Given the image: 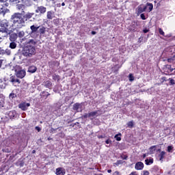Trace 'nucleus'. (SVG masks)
I'll return each instance as SVG.
<instances>
[{
  "mask_svg": "<svg viewBox=\"0 0 175 175\" xmlns=\"http://www.w3.org/2000/svg\"><path fill=\"white\" fill-rule=\"evenodd\" d=\"M137 27H139V25L137 24V21H133L131 24V25L129 27V31L130 32H136V29H137Z\"/></svg>",
  "mask_w": 175,
  "mask_h": 175,
  "instance_id": "nucleus-4",
  "label": "nucleus"
},
{
  "mask_svg": "<svg viewBox=\"0 0 175 175\" xmlns=\"http://www.w3.org/2000/svg\"><path fill=\"white\" fill-rule=\"evenodd\" d=\"M120 158L121 159H124L125 161H126V159H128V154L122 153L120 156Z\"/></svg>",
  "mask_w": 175,
  "mask_h": 175,
  "instance_id": "nucleus-35",
  "label": "nucleus"
},
{
  "mask_svg": "<svg viewBox=\"0 0 175 175\" xmlns=\"http://www.w3.org/2000/svg\"><path fill=\"white\" fill-rule=\"evenodd\" d=\"M17 38H18L17 33H10V42H16V40H17Z\"/></svg>",
  "mask_w": 175,
  "mask_h": 175,
  "instance_id": "nucleus-15",
  "label": "nucleus"
},
{
  "mask_svg": "<svg viewBox=\"0 0 175 175\" xmlns=\"http://www.w3.org/2000/svg\"><path fill=\"white\" fill-rule=\"evenodd\" d=\"M92 35H96V31H92Z\"/></svg>",
  "mask_w": 175,
  "mask_h": 175,
  "instance_id": "nucleus-59",
  "label": "nucleus"
},
{
  "mask_svg": "<svg viewBox=\"0 0 175 175\" xmlns=\"http://www.w3.org/2000/svg\"><path fill=\"white\" fill-rule=\"evenodd\" d=\"M46 18L47 20H53V18H54V12L48 11L46 12Z\"/></svg>",
  "mask_w": 175,
  "mask_h": 175,
  "instance_id": "nucleus-18",
  "label": "nucleus"
},
{
  "mask_svg": "<svg viewBox=\"0 0 175 175\" xmlns=\"http://www.w3.org/2000/svg\"><path fill=\"white\" fill-rule=\"evenodd\" d=\"M129 81H133L135 80V77H133V74H129Z\"/></svg>",
  "mask_w": 175,
  "mask_h": 175,
  "instance_id": "nucleus-38",
  "label": "nucleus"
},
{
  "mask_svg": "<svg viewBox=\"0 0 175 175\" xmlns=\"http://www.w3.org/2000/svg\"><path fill=\"white\" fill-rule=\"evenodd\" d=\"M38 32L40 33V35H44L46 33V27L44 26H40L38 28Z\"/></svg>",
  "mask_w": 175,
  "mask_h": 175,
  "instance_id": "nucleus-20",
  "label": "nucleus"
},
{
  "mask_svg": "<svg viewBox=\"0 0 175 175\" xmlns=\"http://www.w3.org/2000/svg\"><path fill=\"white\" fill-rule=\"evenodd\" d=\"M146 10H147V6L144 5H139L137 7V13L138 14H142V13L144 12Z\"/></svg>",
  "mask_w": 175,
  "mask_h": 175,
  "instance_id": "nucleus-13",
  "label": "nucleus"
},
{
  "mask_svg": "<svg viewBox=\"0 0 175 175\" xmlns=\"http://www.w3.org/2000/svg\"><path fill=\"white\" fill-rule=\"evenodd\" d=\"M56 62H55V61L49 62V68H53V66L55 65V63H56Z\"/></svg>",
  "mask_w": 175,
  "mask_h": 175,
  "instance_id": "nucleus-40",
  "label": "nucleus"
},
{
  "mask_svg": "<svg viewBox=\"0 0 175 175\" xmlns=\"http://www.w3.org/2000/svg\"><path fill=\"white\" fill-rule=\"evenodd\" d=\"M16 9H17V10H22V13H24V10L25 9V5L17 4Z\"/></svg>",
  "mask_w": 175,
  "mask_h": 175,
  "instance_id": "nucleus-22",
  "label": "nucleus"
},
{
  "mask_svg": "<svg viewBox=\"0 0 175 175\" xmlns=\"http://www.w3.org/2000/svg\"><path fill=\"white\" fill-rule=\"evenodd\" d=\"M35 13L33 12H27L23 16H22V18L25 24V21H28V20H30V18H32Z\"/></svg>",
  "mask_w": 175,
  "mask_h": 175,
  "instance_id": "nucleus-7",
  "label": "nucleus"
},
{
  "mask_svg": "<svg viewBox=\"0 0 175 175\" xmlns=\"http://www.w3.org/2000/svg\"><path fill=\"white\" fill-rule=\"evenodd\" d=\"M147 5L148 6H149L150 12H151L152 9H154V5H152V3H148Z\"/></svg>",
  "mask_w": 175,
  "mask_h": 175,
  "instance_id": "nucleus-44",
  "label": "nucleus"
},
{
  "mask_svg": "<svg viewBox=\"0 0 175 175\" xmlns=\"http://www.w3.org/2000/svg\"><path fill=\"white\" fill-rule=\"evenodd\" d=\"M105 143H106V144H110V143H111V140H110L109 139H107V140L105 141Z\"/></svg>",
  "mask_w": 175,
  "mask_h": 175,
  "instance_id": "nucleus-51",
  "label": "nucleus"
},
{
  "mask_svg": "<svg viewBox=\"0 0 175 175\" xmlns=\"http://www.w3.org/2000/svg\"><path fill=\"white\" fill-rule=\"evenodd\" d=\"M98 137L99 139H105V135H98Z\"/></svg>",
  "mask_w": 175,
  "mask_h": 175,
  "instance_id": "nucleus-55",
  "label": "nucleus"
},
{
  "mask_svg": "<svg viewBox=\"0 0 175 175\" xmlns=\"http://www.w3.org/2000/svg\"><path fill=\"white\" fill-rule=\"evenodd\" d=\"M16 96H17V95H16V94H14V93H11L9 95L10 99H13V98H16Z\"/></svg>",
  "mask_w": 175,
  "mask_h": 175,
  "instance_id": "nucleus-42",
  "label": "nucleus"
},
{
  "mask_svg": "<svg viewBox=\"0 0 175 175\" xmlns=\"http://www.w3.org/2000/svg\"><path fill=\"white\" fill-rule=\"evenodd\" d=\"M0 25L2 28H6V29H8L9 28V23L6 21L5 22H1Z\"/></svg>",
  "mask_w": 175,
  "mask_h": 175,
  "instance_id": "nucleus-24",
  "label": "nucleus"
},
{
  "mask_svg": "<svg viewBox=\"0 0 175 175\" xmlns=\"http://www.w3.org/2000/svg\"><path fill=\"white\" fill-rule=\"evenodd\" d=\"M12 54V51L9 49L4 50V55H10Z\"/></svg>",
  "mask_w": 175,
  "mask_h": 175,
  "instance_id": "nucleus-32",
  "label": "nucleus"
},
{
  "mask_svg": "<svg viewBox=\"0 0 175 175\" xmlns=\"http://www.w3.org/2000/svg\"><path fill=\"white\" fill-rule=\"evenodd\" d=\"M172 150H173V146H167V152H172Z\"/></svg>",
  "mask_w": 175,
  "mask_h": 175,
  "instance_id": "nucleus-46",
  "label": "nucleus"
},
{
  "mask_svg": "<svg viewBox=\"0 0 175 175\" xmlns=\"http://www.w3.org/2000/svg\"><path fill=\"white\" fill-rule=\"evenodd\" d=\"M142 175H150V172L147 170H144Z\"/></svg>",
  "mask_w": 175,
  "mask_h": 175,
  "instance_id": "nucleus-48",
  "label": "nucleus"
},
{
  "mask_svg": "<svg viewBox=\"0 0 175 175\" xmlns=\"http://www.w3.org/2000/svg\"><path fill=\"white\" fill-rule=\"evenodd\" d=\"M112 175H121L120 172L118 171H115Z\"/></svg>",
  "mask_w": 175,
  "mask_h": 175,
  "instance_id": "nucleus-50",
  "label": "nucleus"
},
{
  "mask_svg": "<svg viewBox=\"0 0 175 175\" xmlns=\"http://www.w3.org/2000/svg\"><path fill=\"white\" fill-rule=\"evenodd\" d=\"M144 169V163L142 161H138L135 165V170H143Z\"/></svg>",
  "mask_w": 175,
  "mask_h": 175,
  "instance_id": "nucleus-12",
  "label": "nucleus"
},
{
  "mask_svg": "<svg viewBox=\"0 0 175 175\" xmlns=\"http://www.w3.org/2000/svg\"><path fill=\"white\" fill-rule=\"evenodd\" d=\"M31 106L30 103H22L18 105L19 109H21L23 111H25V110H27L28 107Z\"/></svg>",
  "mask_w": 175,
  "mask_h": 175,
  "instance_id": "nucleus-10",
  "label": "nucleus"
},
{
  "mask_svg": "<svg viewBox=\"0 0 175 175\" xmlns=\"http://www.w3.org/2000/svg\"><path fill=\"white\" fill-rule=\"evenodd\" d=\"M0 55H5V49H3L2 48H0Z\"/></svg>",
  "mask_w": 175,
  "mask_h": 175,
  "instance_id": "nucleus-47",
  "label": "nucleus"
},
{
  "mask_svg": "<svg viewBox=\"0 0 175 175\" xmlns=\"http://www.w3.org/2000/svg\"><path fill=\"white\" fill-rule=\"evenodd\" d=\"M159 33L160 35H162V36H165V32L162 29V28H159Z\"/></svg>",
  "mask_w": 175,
  "mask_h": 175,
  "instance_id": "nucleus-43",
  "label": "nucleus"
},
{
  "mask_svg": "<svg viewBox=\"0 0 175 175\" xmlns=\"http://www.w3.org/2000/svg\"><path fill=\"white\" fill-rule=\"evenodd\" d=\"M56 175H65L66 174V170L64 167H57L55 171Z\"/></svg>",
  "mask_w": 175,
  "mask_h": 175,
  "instance_id": "nucleus-11",
  "label": "nucleus"
},
{
  "mask_svg": "<svg viewBox=\"0 0 175 175\" xmlns=\"http://www.w3.org/2000/svg\"><path fill=\"white\" fill-rule=\"evenodd\" d=\"M127 126L129 128H133V120L129 122Z\"/></svg>",
  "mask_w": 175,
  "mask_h": 175,
  "instance_id": "nucleus-41",
  "label": "nucleus"
},
{
  "mask_svg": "<svg viewBox=\"0 0 175 175\" xmlns=\"http://www.w3.org/2000/svg\"><path fill=\"white\" fill-rule=\"evenodd\" d=\"M3 62V59H0V68L2 67Z\"/></svg>",
  "mask_w": 175,
  "mask_h": 175,
  "instance_id": "nucleus-58",
  "label": "nucleus"
},
{
  "mask_svg": "<svg viewBox=\"0 0 175 175\" xmlns=\"http://www.w3.org/2000/svg\"><path fill=\"white\" fill-rule=\"evenodd\" d=\"M31 0H21L22 3H23V5H26L27 6H28V5H29V2Z\"/></svg>",
  "mask_w": 175,
  "mask_h": 175,
  "instance_id": "nucleus-36",
  "label": "nucleus"
},
{
  "mask_svg": "<svg viewBox=\"0 0 175 175\" xmlns=\"http://www.w3.org/2000/svg\"><path fill=\"white\" fill-rule=\"evenodd\" d=\"M98 114V111H92L88 113V118L90 117H95Z\"/></svg>",
  "mask_w": 175,
  "mask_h": 175,
  "instance_id": "nucleus-30",
  "label": "nucleus"
},
{
  "mask_svg": "<svg viewBox=\"0 0 175 175\" xmlns=\"http://www.w3.org/2000/svg\"><path fill=\"white\" fill-rule=\"evenodd\" d=\"M12 42L10 43V49H14L17 47V44L14 41H11Z\"/></svg>",
  "mask_w": 175,
  "mask_h": 175,
  "instance_id": "nucleus-27",
  "label": "nucleus"
},
{
  "mask_svg": "<svg viewBox=\"0 0 175 175\" xmlns=\"http://www.w3.org/2000/svg\"><path fill=\"white\" fill-rule=\"evenodd\" d=\"M166 156V152L165 151H161L159 155H158V158L159 159V161H161V162H163V159H165V157Z\"/></svg>",
  "mask_w": 175,
  "mask_h": 175,
  "instance_id": "nucleus-16",
  "label": "nucleus"
},
{
  "mask_svg": "<svg viewBox=\"0 0 175 175\" xmlns=\"http://www.w3.org/2000/svg\"><path fill=\"white\" fill-rule=\"evenodd\" d=\"M38 70V68L35 66H31L29 67L28 72L29 73H35Z\"/></svg>",
  "mask_w": 175,
  "mask_h": 175,
  "instance_id": "nucleus-23",
  "label": "nucleus"
},
{
  "mask_svg": "<svg viewBox=\"0 0 175 175\" xmlns=\"http://www.w3.org/2000/svg\"><path fill=\"white\" fill-rule=\"evenodd\" d=\"M47 140H53V138L49 137L47 138Z\"/></svg>",
  "mask_w": 175,
  "mask_h": 175,
  "instance_id": "nucleus-63",
  "label": "nucleus"
},
{
  "mask_svg": "<svg viewBox=\"0 0 175 175\" xmlns=\"http://www.w3.org/2000/svg\"><path fill=\"white\" fill-rule=\"evenodd\" d=\"M173 61H174V59H173V58L167 59V62L172 63V62H173Z\"/></svg>",
  "mask_w": 175,
  "mask_h": 175,
  "instance_id": "nucleus-52",
  "label": "nucleus"
},
{
  "mask_svg": "<svg viewBox=\"0 0 175 175\" xmlns=\"http://www.w3.org/2000/svg\"><path fill=\"white\" fill-rule=\"evenodd\" d=\"M53 24L56 27H58V25H59V24H61V22L59 21V18L53 19Z\"/></svg>",
  "mask_w": 175,
  "mask_h": 175,
  "instance_id": "nucleus-29",
  "label": "nucleus"
},
{
  "mask_svg": "<svg viewBox=\"0 0 175 175\" xmlns=\"http://www.w3.org/2000/svg\"><path fill=\"white\" fill-rule=\"evenodd\" d=\"M142 157H143V158H146V157H147V154H146V153L144 154Z\"/></svg>",
  "mask_w": 175,
  "mask_h": 175,
  "instance_id": "nucleus-62",
  "label": "nucleus"
},
{
  "mask_svg": "<svg viewBox=\"0 0 175 175\" xmlns=\"http://www.w3.org/2000/svg\"><path fill=\"white\" fill-rule=\"evenodd\" d=\"M36 13H39L40 14H44L47 12V8L43 5L38 6L35 10Z\"/></svg>",
  "mask_w": 175,
  "mask_h": 175,
  "instance_id": "nucleus-6",
  "label": "nucleus"
},
{
  "mask_svg": "<svg viewBox=\"0 0 175 175\" xmlns=\"http://www.w3.org/2000/svg\"><path fill=\"white\" fill-rule=\"evenodd\" d=\"M107 173H111V170H108Z\"/></svg>",
  "mask_w": 175,
  "mask_h": 175,
  "instance_id": "nucleus-64",
  "label": "nucleus"
},
{
  "mask_svg": "<svg viewBox=\"0 0 175 175\" xmlns=\"http://www.w3.org/2000/svg\"><path fill=\"white\" fill-rule=\"evenodd\" d=\"M169 81H170V85H174L175 84V81L174 79H172V78H169Z\"/></svg>",
  "mask_w": 175,
  "mask_h": 175,
  "instance_id": "nucleus-39",
  "label": "nucleus"
},
{
  "mask_svg": "<svg viewBox=\"0 0 175 175\" xmlns=\"http://www.w3.org/2000/svg\"><path fill=\"white\" fill-rule=\"evenodd\" d=\"M25 35V33L24 32V31H21L18 32L17 36L18 38H24Z\"/></svg>",
  "mask_w": 175,
  "mask_h": 175,
  "instance_id": "nucleus-33",
  "label": "nucleus"
},
{
  "mask_svg": "<svg viewBox=\"0 0 175 175\" xmlns=\"http://www.w3.org/2000/svg\"><path fill=\"white\" fill-rule=\"evenodd\" d=\"M165 81H167V79L166 77H161V84L163 83H165Z\"/></svg>",
  "mask_w": 175,
  "mask_h": 175,
  "instance_id": "nucleus-45",
  "label": "nucleus"
},
{
  "mask_svg": "<svg viewBox=\"0 0 175 175\" xmlns=\"http://www.w3.org/2000/svg\"><path fill=\"white\" fill-rule=\"evenodd\" d=\"M44 84L46 88H49V90H51V87H53V83H51L50 81H44Z\"/></svg>",
  "mask_w": 175,
  "mask_h": 175,
  "instance_id": "nucleus-21",
  "label": "nucleus"
},
{
  "mask_svg": "<svg viewBox=\"0 0 175 175\" xmlns=\"http://www.w3.org/2000/svg\"><path fill=\"white\" fill-rule=\"evenodd\" d=\"M173 70H174V68H172V65H165L163 67V72L165 73V75H169V73H172V72H173Z\"/></svg>",
  "mask_w": 175,
  "mask_h": 175,
  "instance_id": "nucleus-5",
  "label": "nucleus"
},
{
  "mask_svg": "<svg viewBox=\"0 0 175 175\" xmlns=\"http://www.w3.org/2000/svg\"><path fill=\"white\" fill-rule=\"evenodd\" d=\"M50 1L52 2L53 5H55V3H57V1H55V0H50Z\"/></svg>",
  "mask_w": 175,
  "mask_h": 175,
  "instance_id": "nucleus-57",
  "label": "nucleus"
},
{
  "mask_svg": "<svg viewBox=\"0 0 175 175\" xmlns=\"http://www.w3.org/2000/svg\"><path fill=\"white\" fill-rule=\"evenodd\" d=\"M8 33L0 32V40L1 39H3L4 38H6L8 36Z\"/></svg>",
  "mask_w": 175,
  "mask_h": 175,
  "instance_id": "nucleus-31",
  "label": "nucleus"
},
{
  "mask_svg": "<svg viewBox=\"0 0 175 175\" xmlns=\"http://www.w3.org/2000/svg\"><path fill=\"white\" fill-rule=\"evenodd\" d=\"M149 151L150 154H154L157 151V145L152 146L149 148Z\"/></svg>",
  "mask_w": 175,
  "mask_h": 175,
  "instance_id": "nucleus-25",
  "label": "nucleus"
},
{
  "mask_svg": "<svg viewBox=\"0 0 175 175\" xmlns=\"http://www.w3.org/2000/svg\"><path fill=\"white\" fill-rule=\"evenodd\" d=\"M53 80H54V81H59V75H56V74H53Z\"/></svg>",
  "mask_w": 175,
  "mask_h": 175,
  "instance_id": "nucleus-28",
  "label": "nucleus"
},
{
  "mask_svg": "<svg viewBox=\"0 0 175 175\" xmlns=\"http://www.w3.org/2000/svg\"><path fill=\"white\" fill-rule=\"evenodd\" d=\"M11 20H12V27L15 29H21L23 27H25L24 19H23V14L19 12H15L11 16Z\"/></svg>",
  "mask_w": 175,
  "mask_h": 175,
  "instance_id": "nucleus-1",
  "label": "nucleus"
},
{
  "mask_svg": "<svg viewBox=\"0 0 175 175\" xmlns=\"http://www.w3.org/2000/svg\"><path fill=\"white\" fill-rule=\"evenodd\" d=\"M80 107H81V104L76 103L73 105L72 109L75 111H76V113H79V109H80Z\"/></svg>",
  "mask_w": 175,
  "mask_h": 175,
  "instance_id": "nucleus-19",
  "label": "nucleus"
},
{
  "mask_svg": "<svg viewBox=\"0 0 175 175\" xmlns=\"http://www.w3.org/2000/svg\"><path fill=\"white\" fill-rule=\"evenodd\" d=\"M8 31H9V29H6L5 27L0 28V32L8 33Z\"/></svg>",
  "mask_w": 175,
  "mask_h": 175,
  "instance_id": "nucleus-37",
  "label": "nucleus"
},
{
  "mask_svg": "<svg viewBox=\"0 0 175 175\" xmlns=\"http://www.w3.org/2000/svg\"><path fill=\"white\" fill-rule=\"evenodd\" d=\"M83 117L85 118H88V114H85L84 116H83Z\"/></svg>",
  "mask_w": 175,
  "mask_h": 175,
  "instance_id": "nucleus-60",
  "label": "nucleus"
},
{
  "mask_svg": "<svg viewBox=\"0 0 175 175\" xmlns=\"http://www.w3.org/2000/svg\"><path fill=\"white\" fill-rule=\"evenodd\" d=\"M145 163L146 165H152V163H154V159L151 158V159H146L145 160Z\"/></svg>",
  "mask_w": 175,
  "mask_h": 175,
  "instance_id": "nucleus-26",
  "label": "nucleus"
},
{
  "mask_svg": "<svg viewBox=\"0 0 175 175\" xmlns=\"http://www.w3.org/2000/svg\"><path fill=\"white\" fill-rule=\"evenodd\" d=\"M148 31H150V30L145 29L143 30V32H144V33H147V32H148Z\"/></svg>",
  "mask_w": 175,
  "mask_h": 175,
  "instance_id": "nucleus-56",
  "label": "nucleus"
},
{
  "mask_svg": "<svg viewBox=\"0 0 175 175\" xmlns=\"http://www.w3.org/2000/svg\"><path fill=\"white\" fill-rule=\"evenodd\" d=\"M34 43L33 40H30L29 42L23 47L22 50V55L27 57H31L36 54V49L35 46L31 44Z\"/></svg>",
  "mask_w": 175,
  "mask_h": 175,
  "instance_id": "nucleus-2",
  "label": "nucleus"
},
{
  "mask_svg": "<svg viewBox=\"0 0 175 175\" xmlns=\"http://www.w3.org/2000/svg\"><path fill=\"white\" fill-rule=\"evenodd\" d=\"M61 6H62V4H61V3H57V8H61Z\"/></svg>",
  "mask_w": 175,
  "mask_h": 175,
  "instance_id": "nucleus-61",
  "label": "nucleus"
},
{
  "mask_svg": "<svg viewBox=\"0 0 175 175\" xmlns=\"http://www.w3.org/2000/svg\"><path fill=\"white\" fill-rule=\"evenodd\" d=\"M36 129L38 131V132H40V131H42V129H40L39 126H36Z\"/></svg>",
  "mask_w": 175,
  "mask_h": 175,
  "instance_id": "nucleus-53",
  "label": "nucleus"
},
{
  "mask_svg": "<svg viewBox=\"0 0 175 175\" xmlns=\"http://www.w3.org/2000/svg\"><path fill=\"white\" fill-rule=\"evenodd\" d=\"M140 17L142 20H146V15L144 14H141Z\"/></svg>",
  "mask_w": 175,
  "mask_h": 175,
  "instance_id": "nucleus-49",
  "label": "nucleus"
},
{
  "mask_svg": "<svg viewBox=\"0 0 175 175\" xmlns=\"http://www.w3.org/2000/svg\"><path fill=\"white\" fill-rule=\"evenodd\" d=\"M8 6H9V3L6 1H4L3 4H0V12H2L3 14L6 13V10H8L6 8H8Z\"/></svg>",
  "mask_w": 175,
  "mask_h": 175,
  "instance_id": "nucleus-9",
  "label": "nucleus"
},
{
  "mask_svg": "<svg viewBox=\"0 0 175 175\" xmlns=\"http://www.w3.org/2000/svg\"><path fill=\"white\" fill-rule=\"evenodd\" d=\"M5 2H6V0H0V5H3Z\"/></svg>",
  "mask_w": 175,
  "mask_h": 175,
  "instance_id": "nucleus-54",
  "label": "nucleus"
},
{
  "mask_svg": "<svg viewBox=\"0 0 175 175\" xmlns=\"http://www.w3.org/2000/svg\"><path fill=\"white\" fill-rule=\"evenodd\" d=\"M10 81L15 87H18V84H21V81L17 79V77L13 75L10 77Z\"/></svg>",
  "mask_w": 175,
  "mask_h": 175,
  "instance_id": "nucleus-3",
  "label": "nucleus"
},
{
  "mask_svg": "<svg viewBox=\"0 0 175 175\" xmlns=\"http://www.w3.org/2000/svg\"><path fill=\"white\" fill-rule=\"evenodd\" d=\"M25 75H27V72L24 70L16 71V76L18 79H24V77H25Z\"/></svg>",
  "mask_w": 175,
  "mask_h": 175,
  "instance_id": "nucleus-8",
  "label": "nucleus"
},
{
  "mask_svg": "<svg viewBox=\"0 0 175 175\" xmlns=\"http://www.w3.org/2000/svg\"><path fill=\"white\" fill-rule=\"evenodd\" d=\"M39 28H40V26H36L35 25L30 26L31 33H36V32H38V31L39 30Z\"/></svg>",
  "mask_w": 175,
  "mask_h": 175,
  "instance_id": "nucleus-14",
  "label": "nucleus"
},
{
  "mask_svg": "<svg viewBox=\"0 0 175 175\" xmlns=\"http://www.w3.org/2000/svg\"><path fill=\"white\" fill-rule=\"evenodd\" d=\"M50 95L51 94L49 93V92L43 91L40 93V96L44 99H46L49 98V96H50Z\"/></svg>",
  "mask_w": 175,
  "mask_h": 175,
  "instance_id": "nucleus-17",
  "label": "nucleus"
},
{
  "mask_svg": "<svg viewBox=\"0 0 175 175\" xmlns=\"http://www.w3.org/2000/svg\"><path fill=\"white\" fill-rule=\"evenodd\" d=\"M118 136H121V133L116 134L114 137L116 138V140H117V142H121V137H118Z\"/></svg>",
  "mask_w": 175,
  "mask_h": 175,
  "instance_id": "nucleus-34",
  "label": "nucleus"
}]
</instances>
